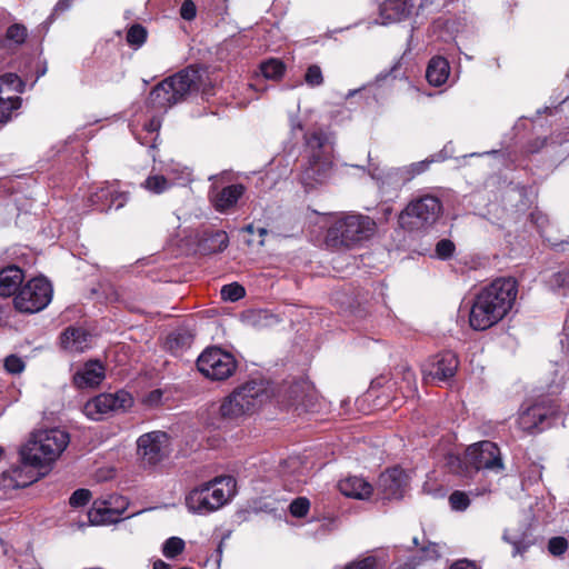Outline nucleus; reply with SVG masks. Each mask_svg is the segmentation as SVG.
I'll return each instance as SVG.
<instances>
[{
    "mask_svg": "<svg viewBox=\"0 0 569 569\" xmlns=\"http://www.w3.org/2000/svg\"><path fill=\"white\" fill-rule=\"evenodd\" d=\"M518 293L512 278H498L482 288L471 305L469 325L473 330H487L511 310Z\"/></svg>",
    "mask_w": 569,
    "mask_h": 569,
    "instance_id": "obj_1",
    "label": "nucleus"
},
{
    "mask_svg": "<svg viewBox=\"0 0 569 569\" xmlns=\"http://www.w3.org/2000/svg\"><path fill=\"white\" fill-rule=\"evenodd\" d=\"M333 139L330 132L316 129L305 134L307 161L302 166L299 179L308 190L325 183L332 172Z\"/></svg>",
    "mask_w": 569,
    "mask_h": 569,
    "instance_id": "obj_2",
    "label": "nucleus"
},
{
    "mask_svg": "<svg viewBox=\"0 0 569 569\" xmlns=\"http://www.w3.org/2000/svg\"><path fill=\"white\" fill-rule=\"evenodd\" d=\"M447 465L451 472L467 479L482 477L486 472L501 473L505 469L499 447L489 440L470 445L463 456L449 455Z\"/></svg>",
    "mask_w": 569,
    "mask_h": 569,
    "instance_id": "obj_3",
    "label": "nucleus"
},
{
    "mask_svg": "<svg viewBox=\"0 0 569 569\" xmlns=\"http://www.w3.org/2000/svg\"><path fill=\"white\" fill-rule=\"evenodd\" d=\"M199 79V71L192 67L166 78L150 91L146 101L147 108L159 114L167 113L171 107L183 101L197 89Z\"/></svg>",
    "mask_w": 569,
    "mask_h": 569,
    "instance_id": "obj_4",
    "label": "nucleus"
},
{
    "mask_svg": "<svg viewBox=\"0 0 569 569\" xmlns=\"http://www.w3.org/2000/svg\"><path fill=\"white\" fill-rule=\"evenodd\" d=\"M271 398L269 385L263 380H250L236 388L219 406L222 421L232 422L253 413Z\"/></svg>",
    "mask_w": 569,
    "mask_h": 569,
    "instance_id": "obj_5",
    "label": "nucleus"
},
{
    "mask_svg": "<svg viewBox=\"0 0 569 569\" xmlns=\"http://www.w3.org/2000/svg\"><path fill=\"white\" fill-rule=\"evenodd\" d=\"M236 479L231 476L217 477L193 488L186 497V506L190 512L207 515L213 512L236 495Z\"/></svg>",
    "mask_w": 569,
    "mask_h": 569,
    "instance_id": "obj_6",
    "label": "nucleus"
},
{
    "mask_svg": "<svg viewBox=\"0 0 569 569\" xmlns=\"http://www.w3.org/2000/svg\"><path fill=\"white\" fill-rule=\"evenodd\" d=\"M69 433L59 428L41 429L31 435L20 456L36 466L48 467L67 449Z\"/></svg>",
    "mask_w": 569,
    "mask_h": 569,
    "instance_id": "obj_7",
    "label": "nucleus"
},
{
    "mask_svg": "<svg viewBox=\"0 0 569 569\" xmlns=\"http://www.w3.org/2000/svg\"><path fill=\"white\" fill-rule=\"evenodd\" d=\"M376 229L375 221L363 214L350 213L339 216L329 227L326 243L331 248H350L369 239Z\"/></svg>",
    "mask_w": 569,
    "mask_h": 569,
    "instance_id": "obj_8",
    "label": "nucleus"
},
{
    "mask_svg": "<svg viewBox=\"0 0 569 569\" xmlns=\"http://www.w3.org/2000/svg\"><path fill=\"white\" fill-rule=\"evenodd\" d=\"M442 213L441 201L431 194L413 198L399 214V224L409 231H426Z\"/></svg>",
    "mask_w": 569,
    "mask_h": 569,
    "instance_id": "obj_9",
    "label": "nucleus"
},
{
    "mask_svg": "<svg viewBox=\"0 0 569 569\" xmlns=\"http://www.w3.org/2000/svg\"><path fill=\"white\" fill-rule=\"evenodd\" d=\"M53 288L44 277L29 280L14 297V307L20 312L34 313L43 310L52 300Z\"/></svg>",
    "mask_w": 569,
    "mask_h": 569,
    "instance_id": "obj_10",
    "label": "nucleus"
},
{
    "mask_svg": "<svg viewBox=\"0 0 569 569\" xmlns=\"http://www.w3.org/2000/svg\"><path fill=\"white\" fill-rule=\"evenodd\" d=\"M558 406L553 399H541L529 407H521L517 423L526 432H539L555 423Z\"/></svg>",
    "mask_w": 569,
    "mask_h": 569,
    "instance_id": "obj_11",
    "label": "nucleus"
},
{
    "mask_svg": "<svg viewBox=\"0 0 569 569\" xmlns=\"http://www.w3.org/2000/svg\"><path fill=\"white\" fill-rule=\"evenodd\" d=\"M198 370L208 379L226 380L237 369L234 357L221 348H207L197 359Z\"/></svg>",
    "mask_w": 569,
    "mask_h": 569,
    "instance_id": "obj_12",
    "label": "nucleus"
},
{
    "mask_svg": "<svg viewBox=\"0 0 569 569\" xmlns=\"http://www.w3.org/2000/svg\"><path fill=\"white\" fill-rule=\"evenodd\" d=\"M132 405V397L121 390L116 393H101L88 400L83 413L91 420L99 421L107 416L124 411Z\"/></svg>",
    "mask_w": 569,
    "mask_h": 569,
    "instance_id": "obj_13",
    "label": "nucleus"
},
{
    "mask_svg": "<svg viewBox=\"0 0 569 569\" xmlns=\"http://www.w3.org/2000/svg\"><path fill=\"white\" fill-rule=\"evenodd\" d=\"M137 446L142 463L148 467L157 466L169 453V438L163 431H151L140 436Z\"/></svg>",
    "mask_w": 569,
    "mask_h": 569,
    "instance_id": "obj_14",
    "label": "nucleus"
},
{
    "mask_svg": "<svg viewBox=\"0 0 569 569\" xmlns=\"http://www.w3.org/2000/svg\"><path fill=\"white\" fill-rule=\"evenodd\" d=\"M129 506L122 496H110L108 499L96 500L88 512L91 525H111L120 521Z\"/></svg>",
    "mask_w": 569,
    "mask_h": 569,
    "instance_id": "obj_15",
    "label": "nucleus"
},
{
    "mask_svg": "<svg viewBox=\"0 0 569 569\" xmlns=\"http://www.w3.org/2000/svg\"><path fill=\"white\" fill-rule=\"evenodd\" d=\"M458 367L459 360L456 353L445 351L426 361L421 370L427 382L447 381L456 375Z\"/></svg>",
    "mask_w": 569,
    "mask_h": 569,
    "instance_id": "obj_16",
    "label": "nucleus"
},
{
    "mask_svg": "<svg viewBox=\"0 0 569 569\" xmlns=\"http://www.w3.org/2000/svg\"><path fill=\"white\" fill-rule=\"evenodd\" d=\"M20 463L12 466L3 471L0 483L6 489L24 488L36 482L41 473L38 469L42 466H36L20 456Z\"/></svg>",
    "mask_w": 569,
    "mask_h": 569,
    "instance_id": "obj_17",
    "label": "nucleus"
},
{
    "mask_svg": "<svg viewBox=\"0 0 569 569\" xmlns=\"http://www.w3.org/2000/svg\"><path fill=\"white\" fill-rule=\"evenodd\" d=\"M407 486V476L400 468H391L379 477L377 490L382 499H400Z\"/></svg>",
    "mask_w": 569,
    "mask_h": 569,
    "instance_id": "obj_18",
    "label": "nucleus"
},
{
    "mask_svg": "<svg viewBox=\"0 0 569 569\" xmlns=\"http://www.w3.org/2000/svg\"><path fill=\"white\" fill-rule=\"evenodd\" d=\"M369 173L373 180L377 181L381 189L385 188H399L405 183L412 180V173L410 167L406 166L402 168H380L379 166L370 162Z\"/></svg>",
    "mask_w": 569,
    "mask_h": 569,
    "instance_id": "obj_19",
    "label": "nucleus"
},
{
    "mask_svg": "<svg viewBox=\"0 0 569 569\" xmlns=\"http://www.w3.org/2000/svg\"><path fill=\"white\" fill-rule=\"evenodd\" d=\"M92 206L104 211L111 208L120 209L128 200L126 192L118 190V183H107L100 187L89 198Z\"/></svg>",
    "mask_w": 569,
    "mask_h": 569,
    "instance_id": "obj_20",
    "label": "nucleus"
},
{
    "mask_svg": "<svg viewBox=\"0 0 569 569\" xmlns=\"http://www.w3.org/2000/svg\"><path fill=\"white\" fill-rule=\"evenodd\" d=\"M502 540L512 546L513 557L525 553L533 543L529 523L525 521L507 527Z\"/></svg>",
    "mask_w": 569,
    "mask_h": 569,
    "instance_id": "obj_21",
    "label": "nucleus"
},
{
    "mask_svg": "<svg viewBox=\"0 0 569 569\" xmlns=\"http://www.w3.org/2000/svg\"><path fill=\"white\" fill-rule=\"evenodd\" d=\"M244 190L246 188L241 183L230 184L220 190L212 189L210 191L211 203L218 212H228L237 204Z\"/></svg>",
    "mask_w": 569,
    "mask_h": 569,
    "instance_id": "obj_22",
    "label": "nucleus"
},
{
    "mask_svg": "<svg viewBox=\"0 0 569 569\" xmlns=\"http://www.w3.org/2000/svg\"><path fill=\"white\" fill-rule=\"evenodd\" d=\"M561 346L563 349L565 357L560 365H557V369L555 370V377L551 382L548 385V395L553 396L560 393L562 390L565 382L567 380V366H569V316L566 319L565 328H563V338L561 339Z\"/></svg>",
    "mask_w": 569,
    "mask_h": 569,
    "instance_id": "obj_23",
    "label": "nucleus"
},
{
    "mask_svg": "<svg viewBox=\"0 0 569 569\" xmlns=\"http://www.w3.org/2000/svg\"><path fill=\"white\" fill-rule=\"evenodd\" d=\"M412 4L407 0H383L379 4L381 24H390L406 19L411 12Z\"/></svg>",
    "mask_w": 569,
    "mask_h": 569,
    "instance_id": "obj_24",
    "label": "nucleus"
},
{
    "mask_svg": "<svg viewBox=\"0 0 569 569\" xmlns=\"http://www.w3.org/2000/svg\"><path fill=\"white\" fill-rule=\"evenodd\" d=\"M104 378V368L99 361H89L73 376L78 388H92L100 385Z\"/></svg>",
    "mask_w": 569,
    "mask_h": 569,
    "instance_id": "obj_25",
    "label": "nucleus"
},
{
    "mask_svg": "<svg viewBox=\"0 0 569 569\" xmlns=\"http://www.w3.org/2000/svg\"><path fill=\"white\" fill-rule=\"evenodd\" d=\"M338 488L343 496L359 500L368 499L373 491L370 482L357 476H350L340 480Z\"/></svg>",
    "mask_w": 569,
    "mask_h": 569,
    "instance_id": "obj_26",
    "label": "nucleus"
},
{
    "mask_svg": "<svg viewBox=\"0 0 569 569\" xmlns=\"http://www.w3.org/2000/svg\"><path fill=\"white\" fill-rule=\"evenodd\" d=\"M90 343L91 336L82 328L69 327L61 335V346L70 352H83Z\"/></svg>",
    "mask_w": 569,
    "mask_h": 569,
    "instance_id": "obj_27",
    "label": "nucleus"
},
{
    "mask_svg": "<svg viewBox=\"0 0 569 569\" xmlns=\"http://www.w3.org/2000/svg\"><path fill=\"white\" fill-rule=\"evenodd\" d=\"M449 74L450 66L446 58L435 56L430 59L426 70V79L431 86L440 87L445 84Z\"/></svg>",
    "mask_w": 569,
    "mask_h": 569,
    "instance_id": "obj_28",
    "label": "nucleus"
},
{
    "mask_svg": "<svg viewBox=\"0 0 569 569\" xmlns=\"http://www.w3.org/2000/svg\"><path fill=\"white\" fill-rule=\"evenodd\" d=\"M23 281V272L16 266H9L0 271V296L10 297L16 293Z\"/></svg>",
    "mask_w": 569,
    "mask_h": 569,
    "instance_id": "obj_29",
    "label": "nucleus"
},
{
    "mask_svg": "<svg viewBox=\"0 0 569 569\" xmlns=\"http://www.w3.org/2000/svg\"><path fill=\"white\" fill-rule=\"evenodd\" d=\"M388 562V555L380 550L355 559L346 565L343 569H386Z\"/></svg>",
    "mask_w": 569,
    "mask_h": 569,
    "instance_id": "obj_30",
    "label": "nucleus"
},
{
    "mask_svg": "<svg viewBox=\"0 0 569 569\" xmlns=\"http://www.w3.org/2000/svg\"><path fill=\"white\" fill-rule=\"evenodd\" d=\"M530 221L535 224L540 232V236L546 238L550 246L557 251L569 252V239L561 241H553L551 238L545 236V228L548 226L549 220L547 214L536 209L530 213Z\"/></svg>",
    "mask_w": 569,
    "mask_h": 569,
    "instance_id": "obj_31",
    "label": "nucleus"
},
{
    "mask_svg": "<svg viewBox=\"0 0 569 569\" xmlns=\"http://www.w3.org/2000/svg\"><path fill=\"white\" fill-rule=\"evenodd\" d=\"M24 81L16 73L8 72L0 76V96H11V93H22L24 91Z\"/></svg>",
    "mask_w": 569,
    "mask_h": 569,
    "instance_id": "obj_32",
    "label": "nucleus"
},
{
    "mask_svg": "<svg viewBox=\"0 0 569 569\" xmlns=\"http://www.w3.org/2000/svg\"><path fill=\"white\" fill-rule=\"evenodd\" d=\"M21 102L18 96H0V127L11 120L12 112L21 107Z\"/></svg>",
    "mask_w": 569,
    "mask_h": 569,
    "instance_id": "obj_33",
    "label": "nucleus"
},
{
    "mask_svg": "<svg viewBox=\"0 0 569 569\" xmlns=\"http://www.w3.org/2000/svg\"><path fill=\"white\" fill-rule=\"evenodd\" d=\"M229 244V237L226 231L218 230L204 239L203 249L209 252H221Z\"/></svg>",
    "mask_w": 569,
    "mask_h": 569,
    "instance_id": "obj_34",
    "label": "nucleus"
},
{
    "mask_svg": "<svg viewBox=\"0 0 569 569\" xmlns=\"http://www.w3.org/2000/svg\"><path fill=\"white\" fill-rule=\"evenodd\" d=\"M246 320L249 325L263 328L278 322V318L267 310H252L246 316Z\"/></svg>",
    "mask_w": 569,
    "mask_h": 569,
    "instance_id": "obj_35",
    "label": "nucleus"
},
{
    "mask_svg": "<svg viewBox=\"0 0 569 569\" xmlns=\"http://www.w3.org/2000/svg\"><path fill=\"white\" fill-rule=\"evenodd\" d=\"M261 73L266 79L278 80L286 70V66L279 59L271 58L260 64Z\"/></svg>",
    "mask_w": 569,
    "mask_h": 569,
    "instance_id": "obj_36",
    "label": "nucleus"
},
{
    "mask_svg": "<svg viewBox=\"0 0 569 569\" xmlns=\"http://www.w3.org/2000/svg\"><path fill=\"white\" fill-rule=\"evenodd\" d=\"M143 188L149 192L159 194L171 187V182L164 174H151L142 183Z\"/></svg>",
    "mask_w": 569,
    "mask_h": 569,
    "instance_id": "obj_37",
    "label": "nucleus"
},
{
    "mask_svg": "<svg viewBox=\"0 0 569 569\" xmlns=\"http://www.w3.org/2000/svg\"><path fill=\"white\" fill-rule=\"evenodd\" d=\"M163 172L166 173L164 177L171 182V186L174 182L187 181L190 177V172L187 167H181L179 163L174 162L166 164Z\"/></svg>",
    "mask_w": 569,
    "mask_h": 569,
    "instance_id": "obj_38",
    "label": "nucleus"
},
{
    "mask_svg": "<svg viewBox=\"0 0 569 569\" xmlns=\"http://www.w3.org/2000/svg\"><path fill=\"white\" fill-rule=\"evenodd\" d=\"M421 556L419 559L416 557L411 558L409 562L405 565L401 569H415L420 561L423 560H436L440 557L439 546L437 543H431L428 547H425L420 550Z\"/></svg>",
    "mask_w": 569,
    "mask_h": 569,
    "instance_id": "obj_39",
    "label": "nucleus"
},
{
    "mask_svg": "<svg viewBox=\"0 0 569 569\" xmlns=\"http://www.w3.org/2000/svg\"><path fill=\"white\" fill-rule=\"evenodd\" d=\"M186 548L184 541L179 537H170L162 545V555L168 559L179 556Z\"/></svg>",
    "mask_w": 569,
    "mask_h": 569,
    "instance_id": "obj_40",
    "label": "nucleus"
},
{
    "mask_svg": "<svg viewBox=\"0 0 569 569\" xmlns=\"http://www.w3.org/2000/svg\"><path fill=\"white\" fill-rule=\"evenodd\" d=\"M220 292L223 300L231 302L242 299L246 295L244 288L237 282L223 286Z\"/></svg>",
    "mask_w": 569,
    "mask_h": 569,
    "instance_id": "obj_41",
    "label": "nucleus"
},
{
    "mask_svg": "<svg viewBox=\"0 0 569 569\" xmlns=\"http://www.w3.org/2000/svg\"><path fill=\"white\" fill-rule=\"evenodd\" d=\"M147 40V30L141 24H133L127 32V42L131 47L139 48Z\"/></svg>",
    "mask_w": 569,
    "mask_h": 569,
    "instance_id": "obj_42",
    "label": "nucleus"
},
{
    "mask_svg": "<svg viewBox=\"0 0 569 569\" xmlns=\"http://www.w3.org/2000/svg\"><path fill=\"white\" fill-rule=\"evenodd\" d=\"M305 82L308 87L316 88L323 84L325 78L318 64H310L305 73Z\"/></svg>",
    "mask_w": 569,
    "mask_h": 569,
    "instance_id": "obj_43",
    "label": "nucleus"
},
{
    "mask_svg": "<svg viewBox=\"0 0 569 569\" xmlns=\"http://www.w3.org/2000/svg\"><path fill=\"white\" fill-rule=\"evenodd\" d=\"M449 503L452 510L465 511L470 505V499L466 492L457 490L449 496Z\"/></svg>",
    "mask_w": 569,
    "mask_h": 569,
    "instance_id": "obj_44",
    "label": "nucleus"
},
{
    "mask_svg": "<svg viewBox=\"0 0 569 569\" xmlns=\"http://www.w3.org/2000/svg\"><path fill=\"white\" fill-rule=\"evenodd\" d=\"M28 30L23 24L14 23L7 30V39L16 44H21L26 41Z\"/></svg>",
    "mask_w": 569,
    "mask_h": 569,
    "instance_id": "obj_45",
    "label": "nucleus"
},
{
    "mask_svg": "<svg viewBox=\"0 0 569 569\" xmlns=\"http://www.w3.org/2000/svg\"><path fill=\"white\" fill-rule=\"evenodd\" d=\"M548 284L552 290L569 288V270L552 273L548 280Z\"/></svg>",
    "mask_w": 569,
    "mask_h": 569,
    "instance_id": "obj_46",
    "label": "nucleus"
},
{
    "mask_svg": "<svg viewBox=\"0 0 569 569\" xmlns=\"http://www.w3.org/2000/svg\"><path fill=\"white\" fill-rule=\"evenodd\" d=\"M310 509V501L305 497L296 498L289 506L290 513L296 518L305 517Z\"/></svg>",
    "mask_w": 569,
    "mask_h": 569,
    "instance_id": "obj_47",
    "label": "nucleus"
},
{
    "mask_svg": "<svg viewBox=\"0 0 569 569\" xmlns=\"http://www.w3.org/2000/svg\"><path fill=\"white\" fill-rule=\"evenodd\" d=\"M445 158L441 156V154H438V156H431L425 160H421V161H418V162H413L411 164H409L410 167V171L412 173V179L427 171L430 167L431 163L433 162H438V161H442Z\"/></svg>",
    "mask_w": 569,
    "mask_h": 569,
    "instance_id": "obj_48",
    "label": "nucleus"
},
{
    "mask_svg": "<svg viewBox=\"0 0 569 569\" xmlns=\"http://www.w3.org/2000/svg\"><path fill=\"white\" fill-rule=\"evenodd\" d=\"M24 362L23 360L16 356L10 355L4 359V369L12 375L21 373L24 370Z\"/></svg>",
    "mask_w": 569,
    "mask_h": 569,
    "instance_id": "obj_49",
    "label": "nucleus"
},
{
    "mask_svg": "<svg viewBox=\"0 0 569 569\" xmlns=\"http://www.w3.org/2000/svg\"><path fill=\"white\" fill-rule=\"evenodd\" d=\"M455 252V244L449 239L440 240L436 246V256L439 259L446 260L450 258Z\"/></svg>",
    "mask_w": 569,
    "mask_h": 569,
    "instance_id": "obj_50",
    "label": "nucleus"
},
{
    "mask_svg": "<svg viewBox=\"0 0 569 569\" xmlns=\"http://www.w3.org/2000/svg\"><path fill=\"white\" fill-rule=\"evenodd\" d=\"M90 498H91L90 490L78 489L71 495V497L69 499V503H70V506H72L74 508L82 507V506H86L90 501Z\"/></svg>",
    "mask_w": 569,
    "mask_h": 569,
    "instance_id": "obj_51",
    "label": "nucleus"
},
{
    "mask_svg": "<svg viewBox=\"0 0 569 569\" xmlns=\"http://www.w3.org/2000/svg\"><path fill=\"white\" fill-rule=\"evenodd\" d=\"M568 549V541L563 537H553L548 542V550L553 556H561Z\"/></svg>",
    "mask_w": 569,
    "mask_h": 569,
    "instance_id": "obj_52",
    "label": "nucleus"
},
{
    "mask_svg": "<svg viewBox=\"0 0 569 569\" xmlns=\"http://www.w3.org/2000/svg\"><path fill=\"white\" fill-rule=\"evenodd\" d=\"M180 16L182 19H184L187 21H191L196 18L197 8H196V4L193 3V1L186 0L182 2L181 8H180Z\"/></svg>",
    "mask_w": 569,
    "mask_h": 569,
    "instance_id": "obj_53",
    "label": "nucleus"
},
{
    "mask_svg": "<svg viewBox=\"0 0 569 569\" xmlns=\"http://www.w3.org/2000/svg\"><path fill=\"white\" fill-rule=\"evenodd\" d=\"M162 114L152 112L151 119L143 124V128L148 132H157L161 127V117Z\"/></svg>",
    "mask_w": 569,
    "mask_h": 569,
    "instance_id": "obj_54",
    "label": "nucleus"
},
{
    "mask_svg": "<svg viewBox=\"0 0 569 569\" xmlns=\"http://www.w3.org/2000/svg\"><path fill=\"white\" fill-rule=\"evenodd\" d=\"M162 392L160 390H153L147 396L146 402L150 406H156L160 402Z\"/></svg>",
    "mask_w": 569,
    "mask_h": 569,
    "instance_id": "obj_55",
    "label": "nucleus"
},
{
    "mask_svg": "<svg viewBox=\"0 0 569 569\" xmlns=\"http://www.w3.org/2000/svg\"><path fill=\"white\" fill-rule=\"evenodd\" d=\"M532 477L529 476L527 479L522 480V487H526L528 482L538 481L541 478V470L538 466H533L531 468Z\"/></svg>",
    "mask_w": 569,
    "mask_h": 569,
    "instance_id": "obj_56",
    "label": "nucleus"
},
{
    "mask_svg": "<svg viewBox=\"0 0 569 569\" xmlns=\"http://www.w3.org/2000/svg\"><path fill=\"white\" fill-rule=\"evenodd\" d=\"M450 569H478L477 566L473 562H470L468 560H460L455 562Z\"/></svg>",
    "mask_w": 569,
    "mask_h": 569,
    "instance_id": "obj_57",
    "label": "nucleus"
},
{
    "mask_svg": "<svg viewBox=\"0 0 569 569\" xmlns=\"http://www.w3.org/2000/svg\"><path fill=\"white\" fill-rule=\"evenodd\" d=\"M69 8H70V0H59L53 9L51 17H53L54 14H57L59 12H63V11L68 10Z\"/></svg>",
    "mask_w": 569,
    "mask_h": 569,
    "instance_id": "obj_58",
    "label": "nucleus"
},
{
    "mask_svg": "<svg viewBox=\"0 0 569 569\" xmlns=\"http://www.w3.org/2000/svg\"><path fill=\"white\" fill-rule=\"evenodd\" d=\"M401 66V60H398L393 66L392 68L390 69L389 71V74H391L395 79L398 78L400 76V73L398 72L399 68Z\"/></svg>",
    "mask_w": 569,
    "mask_h": 569,
    "instance_id": "obj_59",
    "label": "nucleus"
},
{
    "mask_svg": "<svg viewBox=\"0 0 569 569\" xmlns=\"http://www.w3.org/2000/svg\"><path fill=\"white\" fill-rule=\"evenodd\" d=\"M152 569H170V566L162 560H157L153 562Z\"/></svg>",
    "mask_w": 569,
    "mask_h": 569,
    "instance_id": "obj_60",
    "label": "nucleus"
},
{
    "mask_svg": "<svg viewBox=\"0 0 569 569\" xmlns=\"http://www.w3.org/2000/svg\"><path fill=\"white\" fill-rule=\"evenodd\" d=\"M179 337H180V333H171L168 338V343L170 345V348H172V343L176 342L177 345L179 343Z\"/></svg>",
    "mask_w": 569,
    "mask_h": 569,
    "instance_id": "obj_61",
    "label": "nucleus"
},
{
    "mask_svg": "<svg viewBox=\"0 0 569 569\" xmlns=\"http://www.w3.org/2000/svg\"><path fill=\"white\" fill-rule=\"evenodd\" d=\"M490 491H491L490 486H485L481 489H477L476 496H481V495H485V493L490 492Z\"/></svg>",
    "mask_w": 569,
    "mask_h": 569,
    "instance_id": "obj_62",
    "label": "nucleus"
},
{
    "mask_svg": "<svg viewBox=\"0 0 569 569\" xmlns=\"http://www.w3.org/2000/svg\"><path fill=\"white\" fill-rule=\"evenodd\" d=\"M363 89H366V87H362V88H359V89L349 90L347 96H346V99H349V98L356 96L358 92H360Z\"/></svg>",
    "mask_w": 569,
    "mask_h": 569,
    "instance_id": "obj_63",
    "label": "nucleus"
},
{
    "mask_svg": "<svg viewBox=\"0 0 569 569\" xmlns=\"http://www.w3.org/2000/svg\"><path fill=\"white\" fill-rule=\"evenodd\" d=\"M256 232L259 237L263 238L268 233V230L266 228H257Z\"/></svg>",
    "mask_w": 569,
    "mask_h": 569,
    "instance_id": "obj_64",
    "label": "nucleus"
}]
</instances>
